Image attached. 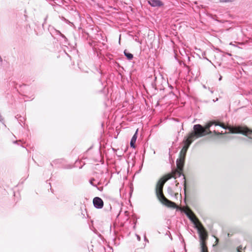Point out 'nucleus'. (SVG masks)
<instances>
[{
  "label": "nucleus",
  "mask_w": 252,
  "mask_h": 252,
  "mask_svg": "<svg viewBox=\"0 0 252 252\" xmlns=\"http://www.w3.org/2000/svg\"><path fill=\"white\" fill-rule=\"evenodd\" d=\"M148 3L152 7H161L164 5L160 0H149Z\"/></svg>",
  "instance_id": "6e6552de"
},
{
  "label": "nucleus",
  "mask_w": 252,
  "mask_h": 252,
  "mask_svg": "<svg viewBox=\"0 0 252 252\" xmlns=\"http://www.w3.org/2000/svg\"><path fill=\"white\" fill-rule=\"evenodd\" d=\"M175 183H176V186H178V185H179V183H178L177 181H175Z\"/></svg>",
  "instance_id": "393cba45"
},
{
  "label": "nucleus",
  "mask_w": 252,
  "mask_h": 252,
  "mask_svg": "<svg viewBox=\"0 0 252 252\" xmlns=\"http://www.w3.org/2000/svg\"><path fill=\"white\" fill-rule=\"evenodd\" d=\"M209 90L210 91V92H211V94L214 93V91L212 89H210V88H209Z\"/></svg>",
  "instance_id": "412c9836"
},
{
  "label": "nucleus",
  "mask_w": 252,
  "mask_h": 252,
  "mask_svg": "<svg viewBox=\"0 0 252 252\" xmlns=\"http://www.w3.org/2000/svg\"><path fill=\"white\" fill-rule=\"evenodd\" d=\"M136 238H137V239L138 241H140L141 240V237L139 235H137V234H136Z\"/></svg>",
  "instance_id": "a211bd4d"
},
{
  "label": "nucleus",
  "mask_w": 252,
  "mask_h": 252,
  "mask_svg": "<svg viewBox=\"0 0 252 252\" xmlns=\"http://www.w3.org/2000/svg\"><path fill=\"white\" fill-rule=\"evenodd\" d=\"M15 118H16V119H18V118H19V115H17V116H15Z\"/></svg>",
  "instance_id": "c85d7f7f"
},
{
  "label": "nucleus",
  "mask_w": 252,
  "mask_h": 252,
  "mask_svg": "<svg viewBox=\"0 0 252 252\" xmlns=\"http://www.w3.org/2000/svg\"><path fill=\"white\" fill-rule=\"evenodd\" d=\"M218 98H217L216 99H214V100H213V101H214V102H216V101H218Z\"/></svg>",
  "instance_id": "b1692460"
},
{
  "label": "nucleus",
  "mask_w": 252,
  "mask_h": 252,
  "mask_svg": "<svg viewBox=\"0 0 252 252\" xmlns=\"http://www.w3.org/2000/svg\"><path fill=\"white\" fill-rule=\"evenodd\" d=\"M56 32L62 37L64 39V42H65L67 40V38H66V37L64 36V35H63V34H62L59 31H56Z\"/></svg>",
  "instance_id": "ddd939ff"
},
{
  "label": "nucleus",
  "mask_w": 252,
  "mask_h": 252,
  "mask_svg": "<svg viewBox=\"0 0 252 252\" xmlns=\"http://www.w3.org/2000/svg\"><path fill=\"white\" fill-rule=\"evenodd\" d=\"M137 131H138V129H137V130L136 131L135 133H134V134L133 135L131 140H130V147L133 148H134L135 147V142H136V139H137Z\"/></svg>",
  "instance_id": "9b49d317"
},
{
  "label": "nucleus",
  "mask_w": 252,
  "mask_h": 252,
  "mask_svg": "<svg viewBox=\"0 0 252 252\" xmlns=\"http://www.w3.org/2000/svg\"><path fill=\"white\" fill-rule=\"evenodd\" d=\"M176 174L177 178L181 177V176H179L178 174Z\"/></svg>",
  "instance_id": "c756f323"
},
{
  "label": "nucleus",
  "mask_w": 252,
  "mask_h": 252,
  "mask_svg": "<svg viewBox=\"0 0 252 252\" xmlns=\"http://www.w3.org/2000/svg\"><path fill=\"white\" fill-rule=\"evenodd\" d=\"M125 56L126 57V58L128 60H131L133 59V56L132 54L128 53L127 52L126 50H125L124 52Z\"/></svg>",
  "instance_id": "f8f14e48"
},
{
  "label": "nucleus",
  "mask_w": 252,
  "mask_h": 252,
  "mask_svg": "<svg viewBox=\"0 0 252 252\" xmlns=\"http://www.w3.org/2000/svg\"><path fill=\"white\" fill-rule=\"evenodd\" d=\"M213 125H214L215 126H220L222 128H223L224 129H226L225 126L223 125L219 124L217 123V122L215 121H211V122H210L209 123H207L205 126L206 128L209 129L210 127Z\"/></svg>",
  "instance_id": "9d476101"
},
{
  "label": "nucleus",
  "mask_w": 252,
  "mask_h": 252,
  "mask_svg": "<svg viewBox=\"0 0 252 252\" xmlns=\"http://www.w3.org/2000/svg\"><path fill=\"white\" fill-rule=\"evenodd\" d=\"M176 172L174 170H172L171 173H169V174L166 175L165 176H164V177H163L162 178H164L165 181L166 182L167 181L171 179L172 178L176 179L177 176H176Z\"/></svg>",
  "instance_id": "1a4fd4ad"
},
{
  "label": "nucleus",
  "mask_w": 252,
  "mask_h": 252,
  "mask_svg": "<svg viewBox=\"0 0 252 252\" xmlns=\"http://www.w3.org/2000/svg\"><path fill=\"white\" fill-rule=\"evenodd\" d=\"M184 158H179L176 160V165L177 166V169H174L176 172V174L179 175V176L182 177L183 182L185 185V188H186V179L185 175L183 173V167L184 165Z\"/></svg>",
  "instance_id": "7ed1b4c3"
},
{
  "label": "nucleus",
  "mask_w": 252,
  "mask_h": 252,
  "mask_svg": "<svg viewBox=\"0 0 252 252\" xmlns=\"http://www.w3.org/2000/svg\"><path fill=\"white\" fill-rule=\"evenodd\" d=\"M0 62H2V58L0 56Z\"/></svg>",
  "instance_id": "cd10ccee"
},
{
  "label": "nucleus",
  "mask_w": 252,
  "mask_h": 252,
  "mask_svg": "<svg viewBox=\"0 0 252 252\" xmlns=\"http://www.w3.org/2000/svg\"><path fill=\"white\" fill-rule=\"evenodd\" d=\"M198 233L201 245V252H208L207 248L204 242L207 236L206 231L205 230L201 231L200 229H198Z\"/></svg>",
  "instance_id": "20e7f679"
},
{
  "label": "nucleus",
  "mask_w": 252,
  "mask_h": 252,
  "mask_svg": "<svg viewBox=\"0 0 252 252\" xmlns=\"http://www.w3.org/2000/svg\"><path fill=\"white\" fill-rule=\"evenodd\" d=\"M221 78H222V76H220V78H219V81H220L221 80Z\"/></svg>",
  "instance_id": "bb28decb"
},
{
  "label": "nucleus",
  "mask_w": 252,
  "mask_h": 252,
  "mask_svg": "<svg viewBox=\"0 0 252 252\" xmlns=\"http://www.w3.org/2000/svg\"><path fill=\"white\" fill-rule=\"evenodd\" d=\"M17 142H18V141H14V143H17Z\"/></svg>",
  "instance_id": "473e14b6"
},
{
  "label": "nucleus",
  "mask_w": 252,
  "mask_h": 252,
  "mask_svg": "<svg viewBox=\"0 0 252 252\" xmlns=\"http://www.w3.org/2000/svg\"><path fill=\"white\" fill-rule=\"evenodd\" d=\"M166 182L164 178H160L158 182L156 188V193L157 198L163 204L170 207L175 208L176 204L167 199L163 193V186Z\"/></svg>",
  "instance_id": "f257e3e1"
},
{
  "label": "nucleus",
  "mask_w": 252,
  "mask_h": 252,
  "mask_svg": "<svg viewBox=\"0 0 252 252\" xmlns=\"http://www.w3.org/2000/svg\"><path fill=\"white\" fill-rule=\"evenodd\" d=\"M2 119H1V115H0V121L2 120Z\"/></svg>",
  "instance_id": "7c9ffc66"
},
{
  "label": "nucleus",
  "mask_w": 252,
  "mask_h": 252,
  "mask_svg": "<svg viewBox=\"0 0 252 252\" xmlns=\"http://www.w3.org/2000/svg\"><path fill=\"white\" fill-rule=\"evenodd\" d=\"M152 87L155 89H156V83L155 82H153L152 83Z\"/></svg>",
  "instance_id": "f3484780"
},
{
  "label": "nucleus",
  "mask_w": 252,
  "mask_h": 252,
  "mask_svg": "<svg viewBox=\"0 0 252 252\" xmlns=\"http://www.w3.org/2000/svg\"><path fill=\"white\" fill-rule=\"evenodd\" d=\"M144 240L148 242V240L147 239V238H146L145 235L144 236Z\"/></svg>",
  "instance_id": "4be33fe9"
},
{
  "label": "nucleus",
  "mask_w": 252,
  "mask_h": 252,
  "mask_svg": "<svg viewBox=\"0 0 252 252\" xmlns=\"http://www.w3.org/2000/svg\"><path fill=\"white\" fill-rule=\"evenodd\" d=\"M93 203L94 207L96 209H100L103 207V201L99 197H95L93 199Z\"/></svg>",
  "instance_id": "0eeeda50"
},
{
  "label": "nucleus",
  "mask_w": 252,
  "mask_h": 252,
  "mask_svg": "<svg viewBox=\"0 0 252 252\" xmlns=\"http://www.w3.org/2000/svg\"><path fill=\"white\" fill-rule=\"evenodd\" d=\"M233 132L241 133L248 136L252 134V130L247 126H238L234 128Z\"/></svg>",
  "instance_id": "39448f33"
},
{
  "label": "nucleus",
  "mask_w": 252,
  "mask_h": 252,
  "mask_svg": "<svg viewBox=\"0 0 252 252\" xmlns=\"http://www.w3.org/2000/svg\"><path fill=\"white\" fill-rule=\"evenodd\" d=\"M233 0H220V2H231Z\"/></svg>",
  "instance_id": "2eb2a0df"
},
{
  "label": "nucleus",
  "mask_w": 252,
  "mask_h": 252,
  "mask_svg": "<svg viewBox=\"0 0 252 252\" xmlns=\"http://www.w3.org/2000/svg\"><path fill=\"white\" fill-rule=\"evenodd\" d=\"M96 188L99 190H101L102 189V187H101V188H97V187H96Z\"/></svg>",
  "instance_id": "5701e85b"
},
{
  "label": "nucleus",
  "mask_w": 252,
  "mask_h": 252,
  "mask_svg": "<svg viewBox=\"0 0 252 252\" xmlns=\"http://www.w3.org/2000/svg\"><path fill=\"white\" fill-rule=\"evenodd\" d=\"M213 132H214L215 134H216V135H221V134H222V132H218V131H216V130H214Z\"/></svg>",
  "instance_id": "dca6fc26"
},
{
  "label": "nucleus",
  "mask_w": 252,
  "mask_h": 252,
  "mask_svg": "<svg viewBox=\"0 0 252 252\" xmlns=\"http://www.w3.org/2000/svg\"><path fill=\"white\" fill-rule=\"evenodd\" d=\"M194 138H195L194 137H190V133L189 134L188 136L185 137V138L183 140V143L184 144V146L183 149H182L181 151L180 152V155H181L182 154L183 151H184L185 155L186 154L190 145L193 142Z\"/></svg>",
  "instance_id": "423d86ee"
},
{
  "label": "nucleus",
  "mask_w": 252,
  "mask_h": 252,
  "mask_svg": "<svg viewBox=\"0 0 252 252\" xmlns=\"http://www.w3.org/2000/svg\"><path fill=\"white\" fill-rule=\"evenodd\" d=\"M193 132L190 133V137L195 138L202 137L207 134V130L200 124L193 126Z\"/></svg>",
  "instance_id": "f03ea898"
},
{
  "label": "nucleus",
  "mask_w": 252,
  "mask_h": 252,
  "mask_svg": "<svg viewBox=\"0 0 252 252\" xmlns=\"http://www.w3.org/2000/svg\"><path fill=\"white\" fill-rule=\"evenodd\" d=\"M215 238L216 239V245H217L218 242H219V239L218 238H217V237H215Z\"/></svg>",
  "instance_id": "6ab92c4d"
},
{
  "label": "nucleus",
  "mask_w": 252,
  "mask_h": 252,
  "mask_svg": "<svg viewBox=\"0 0 252 252\" xmlns=\"http://www.w3.org/2000/svg\"><path fill=\"white\" fill-rule=\"evenodd\" d=\"M167 191H168V193H169L171 191V189L170 188H168Z\"/></svg>",
  "instance_id": "aec40b11"
},
{
  "label": "nucleus",
  "mask_w": 252,
  "mask_h": 252,
  "mask_svg": "<svg viewBox=\"0 0 252 252\" xmlns=\"http://www.w3.org/2000/svg\"><path fill=\"white\" fill-rule=\"evenodd\" d=\"M211 132H212L211 131L209 130V131L208 133L210 134V133H211Z\"/></svg>",
  "instance_id": "2f4dec72"
},
{
  "label": "nucleus",
  "mask_w": 252,
  "mask_h": 252,
  "mask_svg": "<svg viewBox=\"0 0 252 252\" xmlns=\"http://www.w3.org/2000/svg\"><path fill=\"white\" fill-rule=\"evenodd\" d=\"M47 18V16H46V18H45V19H44V23L43 24V25L45 23V21H46Z\"/></svg>",
  "instance_id": "a878e982"
},
{
  "label": "nucleus",
  "mask_w": 252,
  "mask_h": 252,
  "mask_svg": "<svg viewBox=\"0 0 252 252\" xmlns=\"http://www.w3.org/2000/svg\"><path fill=\"white\" fill-rule=\"evenodd\" d=\"M95 181V179H94V178H92L90 180V183L91 185H92L94 187H97V186H96V184H94V182Z\"/></svg>",
  "instance_id": "4468645a"
}]
</instances>
